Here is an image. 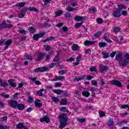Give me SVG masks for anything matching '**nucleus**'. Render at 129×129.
Listing matches in <instances>:
<instances>
[{
	"instance_id": "obj_1",
	"label": "nucleus",
	"mask_w": 129,
	"mask_h": 129,
	"mask_svg": "<svg viewBox=\"0 0 129 129\" xmlns=\"http://www.w3.org/2000/svg\"><path fill=\"white\" fill-rule=\"evenodd\" d=\"M122 52L118 53L115 56V59L116 61L119 62V64L122 66V67H124V66H127L129 64V54L128 53H126L124 55V60L122 61Z\"/></svg>"
},
{
	"instance_id": "obj_2",
	"label": "nucleus",
	"mask_w": 129,
	"mask_h": 129,
	"mask_svg": "<svg viewBox=\"0 0 129 129\" xmlns=\"http://www.w3.org/2000/svg\"><path fill=\"white\" fill-rule=\"evenodd\" d=\"M66 117H67V114H61L59 116V128H63L66 125H67V122L66 121Z\"/></svg>"
},
{
	"instance_id": "obj_3",
	"label": "nucleus",
	"mask_w": 129,
	"mask_h": 129,
	"mask_svg": "<svg viewBox=\"0 0 129 129\" xmlns=\"http://www.w3.org/2000/svg\"><path fill=\"white\" fill-rule=\"evenodd\" d=\"M46 71H49V68L46 67L37 68L33 70V72H35V73H41L46 72Z\"/></svg>"
},
{
	"instance_id": "obj_4",
	"label": "nucleus",
	"mask_w": 129,
	"mask_h": 129,
	"mask_svg": "<svg viewBox=\"0 0 129 129\" xmlns=\"http://www.w3.org/2000/svg\"><path fill=\"white\" fill-rule=\"evenodd\" d=\"M28 10H29V12H35V13H38V12H39L38 9L33 7H29L28 9L27 8H25L22 12H23V13L26 14V12H27Z\"/></svg>"
},
{
	"instance_id": "obj_5",
	"label": "nucleus",
	"mask_w": 129,
	"mask_h": 129,
	"mask_svg": "<svg viewBox=\"0 0 129 129\" xmlns=\"http://www.w3.org/2000/svg\"><path fill=\"white\" fill-rule=\"evenodd\" d=\"M45 36V33H40V34H35L33 35V40L38 41L39 38H43Z\"/></svg>"
},
{
	"instance_id": "obj_6",
	"label": "nucleus",
	"mask_w": 129,
	"mask_h": 129,
	"mask_svg": "<svg viewBox=\"0 0 129 129\" xmlns=\"http://www.w3.org/2000/svg\"><path fill=\"white\" fill-rule=\"evenodd\" d=\"M110 84L112 85H115V86H117V87H121L122 86V84L121 83L117 80H112L110 82Z\"/></svg>"
},
{
	"instance_id": "obj_7",
	"label": "nucleus",
	"mask_w": 129,
	"mask_h": 129,
	"mask_svg": "<svg viewBox=\"0 0 129 129\" xmlns=\"http://www.w3.org/2000/svg\"><path fill=\"white\" fill-rule=\"evenodd\" d=\"M9 105L11 107H12V108H16L18 105V102L17 101L11 100L9 102Z\"/></svg>"
},
{
	"instance_id": "obj_8",
	"label": "nucleus",
	"mask_w": 129,
	"mask_h": 129,
	"mask_svg": "<svg viewBox=\"0 0 129 129\" xmlns=\"http://www.w3.org/2000/svg\"><path fill=\"white\" fill-rule=\"evenodd\" d=\"M40 122H44V121H45L46 123H49V122H50V118H49L48 116H44L43 118L40 119Z\"/></svg>"
},
{
	"instance_id": "obj_9",
	"label": "nucleus",
	"mask_w": 129,
	"mask_h": 129,
	"mask_svg": "<svg viewBox=\"0 0 129 129\" xmlns=\"http://www.w3.org/2000/svg\"><path fill=\"white\" fill-rule=\"evenodd\" d=\"M107 70H108V67L102 65L100 69V72L101 73H104V72H107Z\"/></svg>"
},
{
	"instance_id": "obj_10",
	"label": "nucleus",
	"mask_w": 129,
	"mask_h": 129,
	"mask_svg": "<svg viewBox=\"0 0 129 129\" xmlns=\"http://www.w3.org/2000/svg\"><path fill=\"white\" fill-rule=\"evenodd\" d=\"M83 20H85V17L77 16L75 17V21L76 22H82Z\"/></svg>"
},
{
	"instance_id": "obj_11",
	"label": "nucleus",
	"mask_w": 129,
	"mask_h": 129,
	"mask_svg": "<svg viewBox=\"0 0 129 129\" xmlns=\"http://www.w3.org/2000/svg\"><path fill=\"white\" fill-rule=\"evenodd\" d=\"M121 16L120 14V11H115L113 12L112 17L114 18H119Z\"/></svg>"
},
{
	"instance_id": "obj_12",
	"label": "nucleus",
	"mask_w": 129,
	"mask_h": 129,
	"mask_svg": "<svg viewBox=\"0 0 129 129\" xmlns=\"http://www.w3.org/2000/svg\"><path fill=\"white\" fill-rule=\"evenodd\" d=\"M45 56H46V53L45 52L39 53L37 57V60H38V61L43 60V59L45 58Z\"/></svg>"
},
{
	"instance_id": "obj_13",
	"label": "nucleus",
	"mask_w": 129,
	"mask_h": 129,
	"mask_svg": "<svg viewBox=\"0 0 129 129\" xmlns=\"http://www.w3.org/2000/svg\"><path fill=\"white\" fill-rule=\"evenodd\" d=\"M95 42L94 41H85L84 42V44L85 46H88V47H89V46H91L92 45H94V43Z\"/></svg>"
},
{
	"instance_id": "obj_14",
	"label": "nucleus",
	"mask_w": 129,
	"mask_h": 129,
	"mask_svg": "<svg viewBox=\"0 0 129 129\" xmlns=\"http://www.w3.org/2000/svg\"><path fill=\"white\" fill-rule=\"evenodd\" d=\"M8 83L11 87H16V85L17 83L16 82H14V80L10 79L8 80Z\"/></svg>"
},
{
	"instance_id": "obj_15",
	"label": "nucleus",
	"mask_w": 129,
	"mask_h": 129,
	"mask_svg": "<svg viewBox=\"0 0 129 129\" xmlns=\"http://www.w3.org/2000/svg\"><path fill=\"white\" fill-rule=\"evenodd\" d=\"M17 107L18 110H23L25 109V105L24 104H17Z\"/></svg>"
},
{
	"instance_id": "obj_16",
	"label": "nucleus",
	"mask_w": 129,
	"mask_h": 129,
	"mask_svg": "<svg viewBox=\"0 0 129 129\" xmlns=\"http://www.w3.org/2000/svg\"><path fill=\"white\" fill-rule=\"evenodd\" d=\"M101 35V33H100V32H98L93 35V38L94 40H95V39H97V38H99Z\"/></svg>"
},
{
	"instance_id": "obj_17",
	"label": "nucleus",
	"mask_w": 129,
	"mask_h": 129,
	"mask_svg": "<svg viewBox=\"0 0 129 129\" xmlns=\"http://www.w3.org/2000/svg\"><path fill=\"white\" fill-rule=\"evenodd\" d=\"M78 49H79V46H78L76 44H73L72 46V49L73 50V51H77Z\"/></svg>"
},
{
	"instance_id": "obj_18",
	"label": "nucleus",
	"mask_w": 129,
	"mask_h": 129,
	"mask_svg": "<svg viewBox=\"0 0 129 129\" xmlns=\"http://www.w3.org/2000/svg\"><path fill=\"white\" fill-rule=\"evenodd\" d=\"M38 102H40V100H36L35 102V105L37 107H41L43 106V105L42 103H39Z\"/></svg>"
},
{
	"instance_id": "obj_19",
	"label": "nucleus",
	"mask_w": 129,
	"mask_h": 129,
	"mask_svg": "<svg viewBox=\"0 0 129 129\" xmlns=\"http://www.w3.org/2000/svg\"><path fill=\"white\" fill-rule=\"evenodd\" d=\"M82 94L83 96H85V97H89V95H90V93L87 91H84Z\"/></svg>"
},
{
	"instance_id": "obj_20",
	"label": "nucleus",
	"mask_w": 129,
	"mask_h": 129,
	"mask_svg": "<svg viewBox=\"0 0 129 129\" xmlns=\"http://www.w3.org/2000/svg\"><path fill=\"white\" fill-rule=\"evenodd\" d=\"M103 38L104 40H105V41H106V42H107V43H112V41H111V40L108 38V37H107V36H106V35H103Z\"/></svg>"
},
{
	"instance_id": "obj_21",
	"label": "nucleus",
	"mask_w": 129,
	"mask_h": 129,
	"mask_svg": "<svg viewBox=\"0 0 129 129\" xmlns=\"http://www.w3.org/2000/svg\"><path fill=\"white\" fill-rule=\"evenodd\" d=\"M25 6H26V3L23 2H21L16 5V7L17 8H23V7H25Z\"/></svg>"
},
{
	"instance_id": "obj_22",
	"label": "nucleus",
	"mask_w": 129,
	"mask_h": 129,
	"mask_svg": "<svg viewBox=\"0 0 129 129\" xmlns=\"http://www.w3.org/2000/svg\"><path fill=\"white\" fill-rule=\"evenodd\" d=\"M77 121H79V122H80L81 123H83V122L85 123L86 122V119L85 118H77Z\"/></svg>"
},
{
	"instance_id": "obj_23",
	"label": "nucleus",
	"mask_w": 129,
	"mask_h": 129,
	"mask_svg": "<svg viewBox=\"0 0 129 129\" xmlns=\"http://www.w3.org/2000/svg\"><path fill=\"white\" fill-rule=\"evenodd\" d=\"M25 15L26 13H24V11H21L18 14V18H19V19H22V18H24V17H25Z\"/></svg>"
},
{
	"instance_id": "obj_24",
	"label": "nucleus",
	"mask_w": 129,
	"mask_h": 129,
	"mask_svg": "<svg viewBox=\"0 0 129 129\" xmlns=\"http://www.w3.org/2000/svg\"><path fill=\"white\" fill-rule=\"evenodd\" d=\"M53 92H54V93H55V94H62L63 90L60 89L54 90Z\"/></svg>"
},
{
	"instance_id": "obj_25",
	"label": "nucleus",
	"mask_w": 129,
	"mask_h": 129,
	"mask_svg": "<svg viewBox=\"0 0 129 129\" xmlns=\"http://www.w3.org/2000/svg\"><path fill=\"white\" fill-rule=\"evenodd\" d=\"M1 96L2 97H3V98H5V99L10 98V95L6 94L5 93H2L1 94Z\"/></svg>"
},
{
	"instance_id": "obj_26",
	"label": "nucleus",
	"mask_w": 129,
	"mask_h": 129,
	"mask_svg": "<svg viewBox=\"0 0 129 129\" xmlns=\"http://www.w3.org/2000/svg\"><path fill=\"white\" fill-rule=\"evenodd\" d=\"M107 44L105 42H99L98 45L100 48H103L105 47Z\"/></svg>"
},
{
	"instance_id": "obj_27",
	"label": "nucleus",
	"mask_w": 129,
	"mask_h": 129,
	"mask_svg": "<svg viewBox=\"0 0 129 129\" xmlns=\"http://www.w3.org/2000/svg\"><path fill=\"white\" fill-rule=\"evenodd\" d=\"M7 27V22H6V20H4L3 23L0 24V28H6Z\"/></svg>"
},
{
	"instance_id": "obj_28",
	"label": "nucleus",
	"mask_w": 129,
	"mask_h": 129,
	"mask_svg": "<svg viewBox=\"0 0 129 129\" xmlns=\"http://www.w3.org/2000/svg\"><path fill=\"white\" fill-rule=\"evenodd\" d=\"M55 78H56L57 81H59V80H60V81H62V80H64L65 79V77L64 76H55Z\"/></svg>"
},
{
	"instance_id": "obj_29",
	"label": "nucleus",
	"mask_w": 129,
	"mask_h": 129,
	"mask_svg": "<svg viewBox=\"0 0 129 129\" xmlns=\"http://www.w3.org/2000/svg\"><path fill=\"white\" fill-rule=\"evenodd\" d=\"M114 124V123L113 122V120H109L107 122V125L108 126H111Z\"/></svg>"
},
{
	"instance_id": "obj_30",
	"label": "nucleus",
	"mask_w": 129,
	"mask_h": 129,
	"mask_svg": "<svg viewBox=\"0 0 129 129\" xmlns=\"http://www.w3.org/2000/svg\"><path fill=\"white\" fill-rule=\"evenodd\" d=\"M102 55H103V59H107V58L109 57V53L108 52H107V53L103 52Z\"/></svg>"
},
{
	"instance_id": "obj_31",
	"label": "nucleus",
	"mask_w": 129,
	"mask_h": 129,
	"mask_svg": "<svg viewBox=\"0 0 129 129\" xmlns=\"http://www.w3.org/2000/svg\"><path fill=\"white\" fill-rule=\"evenodd\" d=\"M43 91H44L43 89L40 90L36 93V95H38V96H43V93H42Z\"/></svg>"
},
{
	"instance_id": "obj_32",
	"label": "nucleus",
	"mask_w": 129,
	"mask_h": 129,
	"mask_svg": "<svg viewBox=\"0 0 129 129\" xmlns=\"http://www.w3.org/2000/svg\"><path fill=\"white\" fill-rule=\"evenodd\" d=\"M28 30L29 33H31V34H34L35 32V28L33 27H29Z\"/></svg>"
},
{
	"instance_id": "obj_33",
	"label": "nucleus",
	"mask_w": 129,
	"mask_h": 129,
	"mask_svg": "<svg viewBox=\"0 0 129 129\" xmlns=\"http://www.w3.org/2000/svg\"><path fill=\"white\" fill-rule=\"evenodd\" d=\"M82 24H83V22H80V23H76L75 25V28L76 29H77V28H80V27L82 26Z\"/></svg>"
},
{
	"instance_id": "obj_34",
	"label": "nucleus",
	"mask_w": 129,
	"mask_h": 129,
	"mask_svg": "<svg viewBox=\"0 0 129 129\" xmlns=\"http://www.w3.org/2000/svg\"><path fill=\"white\" fill-rule=\"evenodd\" d=\"M23 127H24V124H23V123H19L17 124L16 126L17 128H19V129H23Z\"/></svg>"
},
{
	"instance_id": "obj_35",
	"label": "nucleus",
	"mask_w": 129,
	"mask_h": 129,
	"mask_svg": "<svg viewBox=\"0 0 129 129\" xmlns=\"http://www.w3.org/2000/svg\"><path fill=\"white\" fill-rule=\"evenodd\" d=\"M63 14V12L62 10H58L57 12L55 13V15L56 17H59V16H61Z\"/></svg>"
},
{
	"instance_id": "obj_36",
	"label": "nucleus",
	"mask_w": 129,
	"mask_h": 129,
	"mask_svg": "<svg viewBox=\"0 0 129 129\" xmlns=\"http://www.w3.org/2000/svg\"><path fill=\"white\" fill-rule=\"evenodd\" d=\"M1 86L2 87H9V84L8 83H7V82H5L1 84Z\"/></svg>"
},
{
	"instance_id": "obj_37",
	"label": "nucleus",
	"mask_w": 129,
	"mask_h": 129,
	"mask_svg": "<svg viewBox=\"0 0 129 129\" xmlns=\"http://www.w3.org/2000/svg\"><path fill=\"white\" fill-rule=\"evenodd\" d=\"M97 10L95 8H92L90 9V13L91 14H94V13H96Z\"/></svg>"
},
{
	"instance_id": "obj_38",
	"label": "nucleus",
	"mask_w": 129,
	"mask_h": 129,
	"mask_svg": "<svg viewBox=\"0 0 129 129\" xmlns=\"http://www.w3.org/2000/svg\"><path fill=\"white\" fill-rule=\"evenodd\" d=\"M11 44H12V40L11 39L8 40L4 43V45H7V46H9Z\"/></svg>"
},
{
	"instance_id": "obj_39",
	"label": "nucleus",
	"mask_w": 129,
	"mask_h": 129,
	"mask_svg": "<svg viewBox=\"0 0 129 129\" xmlns=\"http://www.w3.org/2000/svg\"><path fill=\"white\" fill-rule=\"evenodd\" d=\"M59 60L60 57H59V55H56L53 58V62H59Z\"/></svg>"
},
{
	"instance_id": "obj_40",
	"label": "nucleus",
	"mask_w": 129,
	"mask_h": 129,
	"mask_svg": "<svg viewBox=\"0 0 129 129\" xmlns=\"http://www.w3.org/2000/svg\"><path fill=\"white\" fill-rule=\"evenodd\" d=\"M58 73L59 74H60V75H63V74L67 73V71H66V70L59 71H58Z\"/></svg>"
},
{
	"instance_id": "obj_41",
	"label": "nucleus",
	"mask_w": 129,
	"mask_h": 129,
	"mask_svg": "<svg viewBox=\"0 0 129 129\" xmlns=\"http://www.w3.org/2000/svg\"><path fill=\"white\" fill-rule=\"evenodd\" d=\"M26 57L27 60H29V61H32L33 60V56L30 55H27L25 56Z\"/></svg>"
},
{
	"instance_id": "obj_42",
	"label": "nucleus",
	"mask_w": 129,
	"mask_h": 129,
	"mask_svg": "<svg viewBox=\"0 0 129 129\" xmlns=\"http://www.w3.org/2000/svg\"><path fill=\"white\" fill-rule=\"evenodd\" d=\"M90 71L91 72H97V70L96 69V68L94 67L90 68Z\"/></svg>"
},
{
	"instance_id": "obj_43",
	"label": "nucleus",
	"mask_w": 129,
	"mask_h": 129,
	"mask_svg": "<svg viewBox=\"0 0 129 129\" xmlns=\"http://www.w3.org/2000/svg\"><path fill=\"white\" fill-rule=\"evenodd\" d=\"M96 22L98 24H102L103 20H102V19L99 18L96 20Z\"/></svg>"
},
{
	"instance_id": "obj_44",
	"label": "nucleus",
	"mask_w": 129,
	"mask_h": 129,
	"mask_svg": "<svg viewBox=\"0 0 129 129\" xmlns=\"http://www.w3.org/2000/svg\"><path fill=\"white\" fill-rule=\"evenodd\" d=\"M60 103L62 105H66V104H67V101L65 99H62Z\"/></svg>"
},
{
	"instance_id": "obj_45",
	"label": "nucleus",
	"mask_w": 129,
	"mask_h": 129,
	"mask_svg": "<svg viewBox=\"0 0 129 129\" xmlns=\"http://www.w3.org/2000/svg\"><path fill=\"white\" fill-rule=\"evenodd\" d=\"M0 129H10L8 126H4L3 124H0Z\"/></svg>"
},
{
	"instance_id": "obj_46",
	"label": "nucleus",
	"mask_w": 129,
	"mask_h": 129,
	"mask_svg": "<svg viewBox=\"0 0 129 129\" xmlns=\"http://www.w3.org/2000/svg\"><path fill=\"white\" fill-rule=\"evenodd\" d=\"M44 49L45 51H50V49H51V46H50V45H45Z\"/></svg>"
},
{
	"instance_id": "obj_47",
	"label": "nucleus",
	"mask_w": 129,
	"mask_h": 129,
	"mask_svg": "<svg viewBox=\"0 0 129 129\" xmlns=\"http://www.w3.org/2000/svg\"><path fill=\"white\" fill-rule=\"evenodd\" d=\"M27 101L29 103H32V102H33V98H32V97L28 96V98L27 99Z\"/></svg>"
},
{
	"instance_id": "obj_48",
	"label": "nucleus",
	"mask_w": 129,
	"mask_h": 129,
	"mask_svg": "<svg viewBox=\"0 0 129 129\" xmlns=\"http://www.w3.org/2000/svg\"><path fill=\"white\" fill-rule=\"evenodd\" d=\"M99 117H103V116H104L105 115V114L102 111H100L99 112Z\"/></svg>"
},
{
	"instance_id": "obj_49",
	"label": "nucleus",
	"mask_w": 129,
	"mask_h": 129,
	"mask_svg": "<svg viewBox=\"0 0 129 129\" xmlns=\"http://www.w3.org/2000/svg\"><path fill=\"white\" fill-rule=\"evenodd\" d=\"M52 99L54 102H58L59 101V98L56 97H52Z\"/></svg>"
},
{
	"instance_id": "obj_50",
	"label": "nucleus",
	"mask_w": 129,
	"mask_h": 129,
	"mask_svg": "<svg viewBox=\"0 0 129 129\" xmlns=\"http://www.w3.org/2000/svg\"><path fill=\"white\" fill-rule=\"evenodd\" d=\"M64 17L68 19H70V18H71V14L69 13H67L65 14Z\"/></svg>"
},
{
	"instance_id": "obj_51",
	"label": "nucleus",
	"mask_w": 129,
	"mask_h": 129,
	"mask_svg": "<svg viewBox=\"0 0 129 129\" xmlns=\"http://www.w3.org/2000/svg\"><path fill=\"white\" fill-rule=\"evenodd\" d=\"M120 108H123V109L128 108L129 109V106L128 105H121Z\"/></svg>"
},
{
	"instance_id": "obj_52",
	"label": "nucleus",
	"mask_w": 129,
	"mask_h": 129,
	"mask_svg": "<svg viewBox=\"0 0 129 129\" xmlns=\"http://www.w3.org/2000/svg\"><path fill=\"white\" fill-rule=\"evenodd\" d=\"M120 31V28L119 27H115L114 29V32L115 33H118Z\"/></svg>"
},
{
	"instance_id": "obj_53",
	"label": "nucleus",
	"mask_w": 129,
	"mask_h": 129,
	"mask_svg": "<svg viewBox=\"0 0 129 129\" xmlns=\"http://www.w3.org/2000/svg\"><path fill=\"white\" fill-rule=\"evenodd\" d=\"M67 62H72V61H75V59L73 57L69 58L66 59Z\"/></svg>"
},
{
	"instance_id": "obj_54",
	"label": "nucleus",
	"mask_w": 129,
	"mask_h": 129,
	"mask_svg": "<svg viewBox=\"0 0 129 129\" xmlns=\"http://www.w3.org/2000/svg\"><path fill=\"white\" fill-rule=\"evenodd\" d=\"M84 79V77H82L81 78H76L75 80H76L77 82L78 81H81V80H83Z\"/></svg>"
},
{
	"instance_id": "obj_55",
	"label": "nucleus",
	"mask_w": 129,
	"mask_h": 129,
	"mask_svg": "<svg viewBox=\"0 0 129 129\" xmlns=\"http://www.w3.org/2000/svg\"><path fill=\"white\" fill-rule=\"evenodd\" d=\"M20 34H26V33H28V31H26L25 30H19Z\"/></svg>"
},
{
	"instance_id": "obj_56",
	"label": "nucleus",
	"mask_w": 129,
	"mask_h": 129,
	"mask_svg": "<svg viewBox=\"0 0 129 129\" xmlns=\"http://www.w3.org/2000/svg\"><path fill=\"white\" fill-rule=\"evenodd\" d=\"M50 2H51V0H44L43 1L44 5L45 6H47V5H48V4H49V3Z\"/></svg>"
},
{
	"instance_id": "obj_57",
	"label": "nucleus",
	"mask_w": 129,
	"mask_h": 129,
	"mask_svg": "<svg viewBox=\"0 0 129 129\" xmlns=\"http://www.w3.org/2000/svg\"><path fill=\"white\" fill-rule=\"evenodd\" d=\"M86 79L87 80H91V79H93V77L91 76V75H87L86 76Z\"/></svg>"
},
{
	"instance_id": "obj_58",
	"label": "nucleus",
	"mask_w": 129,
	"mask_h": 129,
	"mask_svg": "<svg viewBox=\"0 0 129 129\" xmlns=\"http://www.w3.org/2000/svg\"><path fill=\"white\" fill-rule=\"evenodd\" d=\"M115 54H116V51H112L110 56L111 57V58H113V57L115 56Z\"/></svg>"
},
{
	"instance_id": "obj_59",
	"label": "nucleus",
	"mask_w": 129,
	"mask_h": 129,
	"mask_svg": "<svg viewBox=\"0 0 129 129\" xmlns=\"http://www.w3.org/2000/svg\"><path fill=\"white\" fill-rule=\"evenodd\" d=\"M91 84H92V85H94L95 86H96V85H97V82L95 80H92L91 81Z\"/></svg>"
},
{
	"instance_id": "obj_60",
	"label": "nucleus",
	"mask_w": 129,
	"mask_h": 129,
	"mask_svg": "<svg viewBox=\"0 0 129 129\" xmlns=\"http://www.w3.org/2000/svg\"><path fill=\"white\" fill-rule=\"evenodd\" d=\"M67 110L66 107H61L60 108V111H63V112H65Z\"/></svg>"
},
{
	"instance_id": "obj_61",
	"label": "nucleus",
	"mask_w": 129,
	"mask_h": 129,
	"mask_svg": "<svg viewBox=\"0 0 129 129\" xmlns=\"http://www.w3.org/2000/svg\"><path fill=\"white\" fill-rule=\"evenodd\" d=\"M62 30L63 32H67L68 31V28L66 26H63L62 27Z\"/></svg>"
},
{
	"instance_id": "obj_62",
	"label": "nucleus",
	"mask_w": 129,
	"mask_h": 129,
	"mask_svg": "<svg viewBox=\"0 0 129 129\" xmlns=\"http://www.w3.org/2000/svg\"><path fill=\"white\" fill-rule=\"evenodd\" d=\"M118 8L120 10H124V9H125V8L124 7V6L123 5H118Z\"/></svg>"
},
{
	"instance_id": "obj_63",
	"label": "nucleus",
	"mask_w": 129,
	"mask_h": 129,
	"mask_svg": "<svg viewBox=\"0 0 129 129\" xmlns=\"http://www.w3.org/2000/svg\"><path fill=\"white\" fill-rule=\"evenodd\" d=\"M122 15V16H126L127 15V12L125 11H122L121 12V15Z\"/></svg>"
},
{
	"instance_id": "obj_64",
	"label": "nucleus",
	"mask_w": 129,
	"mask_h": 129,
	"mask_svg": "<svg viewBox=\"0 0 129 129\" xmlns=\"http://www.w3.org/2000/svg\"><path fill=\"white\" fill-rule=\"evenodd\" d=\"M13 27H14V26H13L12 24H6V28H11Z\"/></svg>"
}]
</instances>
